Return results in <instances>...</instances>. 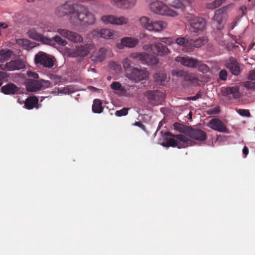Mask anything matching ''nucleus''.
Returning <instances> with one entry per match:
<instances>
[{
    "label": "nucleus",
    "mask_w": 255,
    "mask_h": 255,
    "mask_svg": "<svg viewBox=\"0 0 255 255\" xmlns=\"http://www.w3.org/2000/svg\"><path fill=\"white\" fill-rule=\"evenodd\" d=\"M55 14L60 17L69 15L70 22L74 26L92 24L95 18L93 13L88 9L79 4H71L66 2L57 7L55 11Z\"/></svg>",
    "instance_id": "f257e3e1"
},
{
    "label": "nucleus",
    "mask_w": 255,
    "mask_h": 255,
    "mask_svg": "<svg viewBox=\"0 0 255 255\" xmlns=\"http://www.w3.org/2000/svg\"><path fill=\"white\" fill-rule=\"evenodd\" d=\"M131 59L139 61L143 64L154 66L159 62V59L155 55H151L146 52H136L131 53L129 57L125 58L123 62V66L126 75L130 72V68L132 63Z\"/></svg>",
    "instance_id": "f03ea898"
},
{
    "label": "nucleus",
    "mask_w": 255,
    "mask_h": 255,
    "mask_svg": "<svg viewBox=\"0 0 255 255\" xmlns=\"http://www.w3.org/2000/svg\"><path fill=\"white\" fill-rule=\"evenodd\" d=\"M195 142L184 134H173L170 132L165 133L164 142L162 145L165 147H177L178 148L193 146Z\"/></svg>",
    "instance_id": "7ed1b4c3"
},
{
    "label": "nucleus",
    "mask_w": 255,
    "mask_h": 255,
    "mask_svg": "<svg viewBox=\"0 0 255 255\" xmlns=\"http://www.w3.org/2000/svg\"><path fill=\"white\" fill-rule=\"evenodd\" d=\"M150 10L155 13L175 17L178 15L177 12L170 9L162 1L158 0H146Z\"/></svg>",
    "instance_id": "20e7f679"
},
{
    "label": "nucleus",
    "mask_w": 255,
    "mask_h": 255,
    "mask_svg": "<svg viewBox=\"0 0 255 255\" xmlns=\"http://www.w3.org/2000/svg\"><path fill=\"white\" fill-rule=\"evenodd\" d=\"M185 19L189 22V30L191 32L200 34L206 28V20L201 17H195L190 13L185 16Z\"/></svg>",
    "instance_id": "39448f33"
},
{
    "label": "nucleus",
    "mask_w": 255,
    "mask_h": 255,
    "mask_svg": "<svg viewBox=\"0 0 255 255\" xmlns=\"http://www.w3.org/2000/svg\"><path fill=\"white\" fill-rule=\"evenodd\" d=\"M141 25L149 31L160 32L165 29L167 23L162 20L153 21L146 16H142L139 19Z\"/></svg>",
    "instance_id": "423d86ee"
},
{
    "label": "nucleus",
    "mask_w": 255,
    "mask_h": 255,
    "mask_svg": "<svg viewBox=\"0 0 255 255\" xmlns=\"http://www.w3.org/2000/svg\"><path fill=\"white\" fill-rule=\"evenodd\" d=\"M55 62V59L53 56L42 51L38 52L34 57L35 64L45 68H52L54 65Z\"/></svg>",
    "instance_id": "0eeeda50"
},
{
    "label": "nucleus",
    "mask_w": 255,
    "mask_h": 255,
    "mask_svg": "<svg viewBox=\"0 0 255 255\" xmlns=\"http://www.w3.org/2000/svg\"><path fill=\"white\" fill-rule=\"evenodd\" d=\"M52 86L51 82L43 79L30 80L26 82V88L28 92H34Z\"/></svg>",
    "instance_id": "6e6552de"
},
{
    "label": "nucleus",
    "mask_w": 255,
    "mask_h": 255,
    "mask_svg": "<svg viewBox=\"0 0 255 255\" xmlns=\"http://www.w3.org/2000/svg\"><path fill=\"white\" fill-rule=\"evenodd\" d=\"M149 72L145 68H133L129 73H127V77L136 83L146 80L149 77Z\"/></svg>",
    "instance_id": "1a4fd4ad"
},
{
    "label": "nucleus",
    "mask_w": 255,
    "mask_h": 255,
    "mask_svg": "<svg viewBox=\"0 0 255 255\" xmlns=\"http://www.w3.org/2000/svg\"><path fill=\"white\" fill-rule=\"evenodd\" d=\"M144 50H150L154 54L163 56L167 55L169 50L167 47L161 42H156L150 45H145L143 46Z\"/></svg>",
    "instance_id": "9d476101"
},
{
    "label": "nucleus",
    "mask_w": 255,
    "mask_h": 255,
    "mask_svg": "<svg viewBox=\"0 0 255 255\" xmlns=\"http://www.w3.org/2000/svg\"><path fill=\"white\" fill-rule=\"evenodd\" d=\"M57 31L61 36L73 43H81L83 40L82 36L75 32L62 28H58Z\"/></svg>",
    "instance_id": "9b49d317"
},
{
    "label": "nucleus",
    "mask_w": 255,
    "mask_h": 255,
    "mask_svg": "<svg viewBox=\"0 0 255 255\" xmlns=\"http://www.w3.org/2000/svg\"><path fill=\"white\" fill-rule=\"evenodd\" d=\"M144 96L147 98L149 102L153 105H158L161 104L164 99L163 93L159 91H147Z\"/></svg>",
    "instance_id": "f8f14e48"
},
{
    "label": "nucleus",
    "mask_w": 255,
    "mask_h": 255,
    "mask_svg": "<svg viewBox=\"0 0 255 255\" xmlns=\"http://www.w3.org/2000/svg\"><path fill=\"white\" fill-rule=\"evenodd\" d=\"M102 20L105 24H111L114 25H123L127 24L128 19L124 16L117 17L112 15H104L102 17Z\"/></svg>",
    "instance_id": "ddd939ff"
},
{
    "label": "nucleus",
    "mask_w": 255,
    "mask_h": 255,
    "mask_svg": "<svg viewBox=\"0 0 255 255\" xmlns=\"http://www.w3.org/2000/svg\"><path fill=\"white\" fill-rule=\"evenodd\" d=\"M192 42V39L190 38L187 35L184 37H179L175 39V43L184 52L193 51Z\"/></svg>",
    "instance_id": "4468645a"
},
{
    "label": "nucleus",
    "mask_w": 255,
    "mask_h": 255,
    "mask_svg": "<svg viewBox=\"0 0 255 255\" xmlns=\"http://www.w3.org/2000/svg\"><path fill=\"white\" fill-rule=\"evenodd\" d=\"M24 67V62L20 60H11L5 64L0 65V69L6 71L19 70Z\"/></svg>",
    "instance_id": "2eb2a0df"
},
{
    "label": "nucleus",
    "mask_w": 255,
    "mask_h": 255,
    "mask_svg": "<svg viewBox=\"0 0 255 255\" xmlns=\"http://www.w3.org/2000/svg\"><path fill=\"white\" fill-rule=\"evenodd\" d=\"M225 66L233 75L238 76L240 74L241 72L240 64L235 58L230 57L226 61Z\"/></svg>",
    "instance_id": "dca6fc26"
},
{
    "label": "nucleus",
    "mask_w": 255,
    "mask_h": 255,
    "mask_svg": "<svg viewBox=\"0 0 255 255\" xmlns=\"http://www.w3.org/2000/svg\"><path fill=\"white\" fill-rule=\"evenodd\" d=\"M94 37H102L106 39H114L117 36L116 32L108 29H97L92 31Z\"/></svg>",
    "instance_id": "f3484780"
},
{
    "label": "nucleus",
    "mask_w": 255,
    "mask_h": 255,
    "mask_svg": "<svg viewBox=\"0 0 255 255\" xmlns=\"http://www.w3.org/2000/svg\"><path fill=\"white\" fill-rule=\"evenodd\" d=\"M187 137L196 140L203 141L207 139L206 133L199 128H194L190 127Z\"/></svg>",
    "instance_id": "a211bd4d"
},
{
    "label": "nucleus",
    "mask_w": 255,
    "mask_h": 255,
    "mask_svg": "<svg viewBox=\"0 0 255 255\" xmlns=\"http://www.w3.org/2000/svg\"><path fill=\"white\" fill-rule=\"evenodd\" d=\"M209 127L213 130L224 133H228L226 126L219 119H213L209 122Z\"/></svg>",
    "instance_id": "6ab92c4d"
},
{
    "label": "nucleus",
    "mask_w": 255,
    "mask_h": 255,
    "mask_svg": "<svg viewBox=\"0 0 255 255\" xmlns=\"http://www.w3.org/2000/svg\"><path fill=\"white\" fill-rule=\"evenodd\" d=\"M224 11L223 8H220L216 11L214 16V22H216L217 28L219 30H221L224 27L225 18Z\"/></svg>",
    "instance_id": "aec40b11"
},
{
    "label": "nucleus",
    "mask_w": 255,
    "mask_h": 255,
    "mask_svg": "<svg viewBox=\"0 0 255 255\" xmlns=\"http://www.w3.org/2000/svg\"><path fill=\"white\" fill-rule=\"evenodd\" d=\"M176 60L182 65L190 68L197 67L199 64V61L197 59L188 56L177 57Z\"/></svg>",
    "instance_id": "412c9836"
},
{
    "label": "nucleus",
    "mask_w": 255,
    "mask_h": 255,
    "mask_svg": "<svg viewBox=\"0 0 255 255\" xmlns=\"http://www.w3.org/2000/svg\"><path fill=\"white\" fill-rule=\"evenodd\" d=\"M92 48L90 43L77 46L74 50V53L78 56L84 57L87 56Z\"/></svg>",
    "instance_id": "4be33fe9"
},
{
    "label": "nucleus",
    "mask_w": 255,
    "mask_h": 255,
    "mask_svg": "<svg viewBox=\"0 0 255 255\" xmlns=\"http://www.w3.org/2000/svg\"><path fill=\"white\" fill-rule=\"evenodd\" d=\"M27 35L30 38L40 41L44 44H45L46 42L49 43L50 41H51V40L48 39V37L38 33L34 28L29 29L27 31Z\"/></svg>",
    "instance_id": "5701e85b"
},
{
    "label": "nucleus",
    "mask_w": 255,
    "mask_h": 255,
    "mask_svg": "<svg viewBox=\"0 0 255 255\" xmlns=\"http://www.w3.org/2000/svg\"><path fill=\"white\" fill-rule=\"evenodd\" d=\"M136 1V0H113V3L119 8L128 9L133 7Z\"/></svg>",
    "instance_id": "b1692460"
},
{
    "label": "nucleus",
    "mask_w": 255,
    "mask_h": 255,
    "mask_svg": "<svg viewBox=\"0 0 255 255\" xmlns=\"http://www.w3.org/2000/svg\"><path fill=\"white\" fill-rule=\"evenodd\" d=\"M19 88L14 84L9 83L1 87V92L5 95L17 94Z\"/></svg>",
    "instance_id": "393cba45"
},
{
    "label": "nucleus",
    "mask_w": 255,
    "mask_h": 255,
    "mask_svg": "<svg viewBox=\"0 0 255 255\" xmlns=\"http://www.w3.org/2000/svg\"><path fill=\"white\" fill-rule=\"evenodd\" d=\"M222 92L224 96L232 95L235 99L239 98L240 97V89L238 86L225 88L222 90Z\"/></svg>",
    "instance_id": "a878e982"
},
{
    "label": "nucleus",
    "mask_w": 255,
    "mask_h": 255,
    "mask_svg": "<svg viewBox=\"0 0 255 255\" xmlns=\"http://www.w3.org/2000/svg\"><path fill=\"white\" fill-rule=\"evenodd\" d=\"M109 49L106 47H101L99 49L97 55L92 56L91 60L95 62H101L106 58V54Z\"/></svg>",
    "instance_id": "bb28decb"
},
{
    "label": "nucleus",
    "mask_w": 255,
    "mask_h": 255,
    "mask_svg": "<svg viewBox=\"0 0 255 255\" xmlns=\"http://www.w3.org/2000/svg\"><path fill=\"white\" fill-rule=\"evenodd\" d=\"M38 103V99L35 96H31L27 98L24 103L25 107L28 110L32 109L34 107H37Z\"/></svg>",
    "instance_id": "cd10ccee"
},
{
    "label": "nucleus",
    "mask_w": 255,
    "mask_h": 255,
    "mask_svg": "<svg viewBox=\"0 0 255 255\" xmlns=\"http://www.w3.org/2000/svg\"><path fill=\"white\" fill-rule=\"evenodd\" d=\"M138 40L136 38L127 37L122 39L121 43L125 46L134 47L137 45Z\"/></svg>",
    "instance_id": "c85d7f7f"
},
{
    "label": "nucleus",
    "mask_w": 255,
    "mask_h": 255,
    "mask_svg": "<svg viewBox=\"0 0 255 255\" xmlns=\"http://www.w3.org/2000/svg\"><path fill=\"white\" fill-rule=\"evenodd\" d=\"M155 82L157 85L164 86L167 82L166 75L162 72H157L154 76Z\"/></svg>",
    "instance_id": "c756f323"
},
{
    "label": "nucleus",
    "mask_w": 255,
    "mask_h": 255,
    "mask_svg": "<svg viewBox=\"0 0 255 255\" xmlns=\"http://www.w3.org/2000/svg\"><path fill=\"white\" fill-rule=\"evenodd\" d=\"M48 39L51 41L49 42L45 43V44H47L50 46H53L55 45V43H56L58 45L61 46H65L67 45V42L65 40L63 39L60 36L56 35L52 37V38H48Z\"/></svg>",
    "instance_id": "7c9ffc66"
},
{
    "label": "nucleus",
    "mask_w": 255,
    "mask_h": 255,
    "mask_svg": "<svg viewBox=\"0 0 255 255\" xmlns=\"http://www.w3.org/2000/svg\"><path fill=\"white\" fill-rule=\"evenodd\" d=\"M174 128L181 133H184L187 136L190 127L185 126L184 125L179 123H175L173 124Z\"/></svg>",
    "instance_id": "2f4dec72"
},
{
    "label": "nucleus",
    "mask_w": 255,
    "mask_h": 255,
    "mask_svg": "<svg viewBox=\"0 0 255 255\" xmlns=\"http://www.w3.org/2000/svg\"><path fill=\"white\" fill-rule=\"evenodd\" d=\"M102 103L99 99H95L92 105V111L95 113H101L103 112V108L102 106Z\"/></svg>",
    "instance_id": "473e14b6"
},
{
    "label": "nucleus",
    "mask_w": 255,
    "mask_h": 255,
    "mask_svg": "<svg viewBox=\"0 0 255 255\" xmlns=\"http://www.w3.org/2000/svg\"><path fill=\"white\" fill-rule=\"evenodd\" d=\"M206 43L207 39L204 37H200L196 40L192 39V45L193 46V51H194L195 47H200Z\"/></svg>",
    "instance_id": "72a5a7b5"
},
{
    "label": "nucleus",
    "mask_w": 255,
    "mask_h": 255,
    "mask_svg": "<svg viewBox=\"0 0 255 255\" xmlns=\"http://www.w3.org/2000/svg\"><path fill=\"white\" fill-rule=\"evenodd\" d=\"M178 76H184V80L187 81H191L193 83L194 82H196L197 78H195L193 75L190 74L189 73L184 72V71H179L177 73Z\"/></svg>",
    "instance_id": "f704fd0d"
},
{
    "label": "nucleus",
    "mask_w": 255,
    "mask_h": 255,
    "mask_svg": "<svg viewBox=\"0 0 255 255\" xmlns=\"http://www.w3.org/2000/svg\"><path fill=\"white\" fill-rule=\"evenodd\" d=\"M12 52L9 50H2L0 51V61L3 62L8 60Z\"/></svg>",
    "instance_id": "c9c22d12"
},
{
    "label": "nucleus",
    "mask_w": 255,
    "mask_h": 255,
    "mask_svg": "<svg viewBox=\"0 0 255 255\" xmlns=\"http://www.w3.org/2000/svg\"><path fill=\"white\" fill-rule=\"evenodd\" d=\"M224 1L225 0H215L211 3H208L207 7L209 9H215L219 7Z\"/></svg>",
    "instance_id": "e433bc0d"
},
{
    "label": "nucleus",
    "mask_w": 255,
    "mask_h": 255,
    "mask_svg": "<svg viewBox=\"0 0 255 255\" xmlns=\"http://www.w3.org/2000/svg\"><path fill=\"white\" fill-rule=\"evenodd\" d=\"M198 69L199 71L203 73H206L210 71V68L209 66L204 63H202L201 61H199V64L197 65Z\"/></svg>",
    "instance_id": "4c0bfd02"
},
{
    "label": "nucleus",
    "mask_w": 255,
    "mask_h": 255,
    "mask_svg": "<svg viewBox=\"0 0 255 255\" xmlns=\"http://www.w3.org/2000/svg\"><path fill=\"white\" fill-rule=\"evenodd\" d=\"M17 42L19 45H22L25 49H27L28 48H31L32 47H33V46L30 45V41L28 40H27V39H19L17 41Z\"/></svg>",
    "instance_id": "58836bf2"
},
{
    "label": "nucleus",
    "mask_w": 255,
    "mask_h": 255,
    "mask_svg": "<svg viewBox=\"0 0 255 255\" xmlns=\"http://www.w3.org/2000/svg\"><path fill=\"white\" fill-rule=\"evenodd\" d=\"M237 112L241 116L249 118L251 117V114L249 110L246 109H238Z\"/></svg>",
    "instance_id": "ea45409f"
},
{
    "label": "nucleus",
    "mask_w": 255,
    "mask_h": 255,
    "mask_svg": "<svg viewBox=\"0 0 255 255\" xmlns=\"http://www.w3.org/2000/svg\"><path fill=\"white\" fill-rule=\"evenodd\" d=\"M243 86L248 90H255V81L245 82L243 83Z\"/></svg>",
    "instance_id": "a19ab883"
},
{
    "label": "nucleus",
    "mask_w": 255,
    "mask_h": 255,
    "mask_svg": "<svg viewBox=\"0 0 255 255\" xmlns=\"http://www.w3.org/2000/svg\"><path fill=\"white\" fill-rule=\"evenodd\" d=\"M49 78L54 83V85L58 84L61 81L62 79L60 76L54 74H50Z\"/></svg>",
    "instance_id": "79ce46f5"
},
{
    "label": "nucleus",
    "mask_w": 255,
    "mask_h": 255,
    "mask_svg": "<svg viewBox=\"0 0 255 255\" xmlns=\"http://www.w3.org/2000/svg\"><path fill=\"white\" fill-rule=\"evenodd\" d=\"M128 108H124L122 109L117 111L115 112V115L117 117H122L126 116L128 114Z\"/></svg>",
    "instance_id": "37998d69"
},
{
    "label": "nucleus",
    "mask_w": 255,
    "mask_h": 255,
    "mask_svg": "<svg viewBox=\"0 0 255 255\" xmlns=\"http://www.w3.org/2000/svg\"><path fill=\"white\" fill-rule=\"evenodd\" d=\"M111 87L112 89L115 90H124L122 85L118 82H114L111 85Z\"/></svg>",
    "instance_id": "c03bdc74"
},
{
    "label": "nucleus",
    "mask_w": 255,
    "mask_h": 255,
    "mask_svg": "<svg viewBox=\"0 0 255 255\" xmlns=\"http://www.w3.org/2000/svg\"><path fill=\"white\" fill-rule=\"evenodd\" d=\"M171 5L176 8H182L184 7L183 3L179 0L173 1Z\"/></svg>",
    "instance_id": "a18cd8bd"
},
{
    "label": "nucleus",
    "mask_w": 255,
    "mask_h": 255,
    "mask_svg": "<svg viewBox=\"0 0 255 255\" xmlns=\"http://www.w3.org/2000/svg\"><path fill=\"white\" fill-rule=\"evenodd\" d=\"M160 40L161 42L164 43L166 44L171 45L174 43L173 39L171 37H164L160 38Z\"/></svg>",
    "instance_id": "49530a36"
},
{
    "label": "nucleus",
    "mask_w": 255,
    "mask_h": 255,
    "mask_svg": "<svg viewBox=\"0 0 255 255\" xmlns=\"http://www.w3.org/2000/svg\"><path fill=\"white\" fill-rule=\"evenodd\" d=\"M220 79L225 81L227 79V72L226 70H222L219 73Z\"/></svg>",
    "instance_id": "de8ad7c7"
},
{
    "label": "nucleus",
    "mask_w": 255,
    "mask_h": 255,
    "mask_svg": "<svg viewBox=\"0 0 255 255\" xmlns=\"http://www.w3.org/2000/svg\"><path fill=\"white\" fill-rule=\"evenodd\" d=\"M8 75L6 73L2 71H0V87L2 85V81L6 79Z\"/></svg>",
    "instance_id": "09e8293b"
},
{
    "label": "nucleus",
    "mask_w": 255,
    "mask_h": 255,
    "mask_svg": "<svg viewBox=\"0 0 255 255\" xmlns=\"http://www.w3.org/2000/svg\"><path fill=\"white\" fill-rule=\"evenodd\" d=\"M202 96V94L201 92H199L196 95L191 96L188 98V99L189 100L195 101L199 98H201Z\"/></svg>",
    "instance_id": "8fccbe9b"
},
{
    "label": "nucleus",
    "mask_w": 255,
    "mask_h": 255,
    "mask_svg": "<svg viewBox=\"0 0 255 255\" xmlns=\"http://www.w3.org/2000/svg\"><path fill=\"white\" fill-rule=\"evenodd\" d=\"M27 75L28 77L33 78L34 79H37L39 77L37 73L31 71H27Z\"/></svg>",
    "instance_id": "3c124183"
},
{
    "label": "nucleus",
    "mask_w": 255,
    "mask_h": 255,
    "mask_svg": "<svg viewBox=\"0 0 255 255\" xmlns=\"http://www.w3.org/2000/svg\"><path fill=\"white\" fill-rule=\"evenodd\" d=\"M248 79L251 80V81H255V70H252L250 72L248 75Z\"/></svg>",
    "instance_id": "603ef678"
},
{
    "label": "nucleus",
    "mask_w": 255,
    "mask_h": 255,
    "mask_svg": "<svg viewBox=\"0 0 255 255\" xmlns=\"http://www.w3.org/2000/svg\"><path fill=\"white\" fill-rule=\"evenodd\" d=\"M134 125L139 127L144 130H145V126L140 122H135L134 124Z\"/></svg>",
    "instance_id": "864d4df0"
},
{
    "label": "nucleus",
    "mask_w": 255,
    "mask_h": 255,
    "mask_svg": "<svg viewBox=\"0 0 255 255\" xmlns=\"http://www.w3.org/2000/svg\"><path fill=\"white\" fill-rule=\"evenodd\" d=\"M243 153L246 155H248L249 153V149L247 146H244L243 149Z\"/></svg>",
    "instance_id": "5fc2aeb1"
},
{
    "label": "nucleus",
    "mask_w": 255,
    "mask_h": 255,
    "mask_svg": "<svg viewBox=\"0 0 255 255\" xmlns=\"http://www.w3.org/2000/svg\"><path fill=\"white\" fill-rule=\"evenodd\" d=\"M88 88L90 90H93V91H95V92L99 90V89H98L95 87H94L93 86H89Z\"/></svg>",
    "instance_id": "6e6d98bb"
},
{
    "label": "nucleus",
    "mask_w": 255,
    "mask_h": 255,
    "mask_svg": "<svg viewBox=\"0 0 255 255\" xmlns=\"http://www.w3.org/2000/svg\"><path fill=\"white\" fill-rule=\"evenodd\" d=\"M0 27H2L4 28H6L7 27V25L3 23H0Z\"/></svg>",
    "instance_id": "4d7b16f0"
},
{
    "label": "nucleus",
    "mask_w": 255,
    "mask_h": 255,
    "mask_svg": "<svg viewBox=\"0 0 255 255\" xmlns=\"http://www.w3.org/2000/svg\"><path fill=\"white\" fill-rule=\"evenodd\" d=\"M219 112H220L219 109H218V108H216V109H215V111H214V113L215 114H218V113H219Z\"/></svg>",
    "instance_id": "13d9d810"
},
{
    "label": "nucleus",
    "mask_w": 255,
    "mask_h": 255,
    "mask_svg": "<svg viewBox=\"0 0 255 255\" xmlns=\"http://www.w3.org/2000/svg\"><path fill=\"white\" fill-rule=\"evenodd\" d=\"M63 91V93H64L65 94L67 93V89H64Z\"/></svg>",
    "instance_id": "bf43d9fd"
},
{
    "label": "nucleus",
    "mask_w": 255,
    "mask_h": 255,
    "mask_svg": "<svg viewBox=\"0 0 255 255\" xmlns=\"http://www.w3.org/2000/svg\"><path fill=\"white\" fill-rule=\"evenodd\" d=\"M27 1L28 2H33L34 1V0H27Z\"/></svg>",
    "instance_id": "052dcab7"
},
{
    "label": "nucleus",
    "mask_w": 255,
    "mask_h": 255,
    "mask_svg": "<svg viewBox=\"0 0 255 255\" xmlns=\"http://www.w3.org/2000/svg\"><path fill=\"white\" fill-rule=\"evenodd\" d=\"M48 96L42 97V98H43V99L46 98H48Z\"/></svg>",
    "instance_id": "680f3d73"
},
{
    "label": "nucleus",
    "mask_w": 255,
    "mask_h": 255,
    "mask_svg": "<svg viewBox=\"0 0 255 255\" xmlns=\"http://www.w3.org/2000/svg\"><path fill=\"white\" fill-rule=\"evenodd\" d=\"M220 136H221V135H219H219H218V136H217V140H218V139H219V137H220Z\"/></svg>",
    "instance_id": "e2e57ef3"
},
{
    "label": "nucleus",
    "mask_w": 255,
    "mask_h": 255,
    "mask_svg": "<svg viewBox=\"0 0 255 255\" xmlns=\"http://www.w3.org/2000/svg\"><path fill=\"white\" fill-rule=\"evenodd\" d=\"M249 1H251V0H249Z\"/></svg>",
    "instance_id": "0e129e2a"
}]
</instances>
